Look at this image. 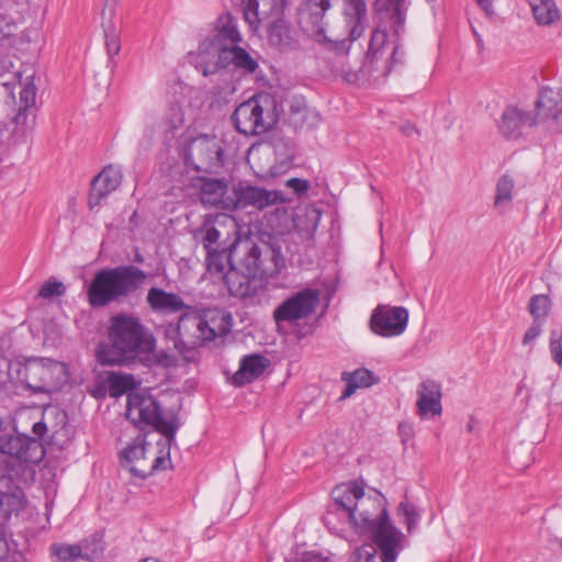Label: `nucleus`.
<instances>
[{"mask_svg": "<svg viewBox=\"0 0 562 562\" xmlns=\"http://www.w3.org/2000/svg\"><path fill=\"white\" fill-rule=\"evenodd\" d=\"M241 41L236 18L228 12L221 14L199 46L196 67L205 77L220 72L236 78L255 74L259 64L239 46Z\"/></svg>", "mask_w": 562, "mask_h": 562, "instance_id": "obj_1", "label": "nucleus"}, {"mask_svg": "<svg viewBox=\"0 0 562 562\" xmlns=\"http://www.w3.org/2000/svg\"><path fill=\"white\" fill-rule=\"evenodd\" d=\"M109 342L101 344L97 360L101 366H124L135 359L149 360L156 338L139 317L120 313L110 319Z\"/></svg>", "mask_w": 562, "mask_h": 562, "instance_id": "obj_2", "label": "nucleus"}, {"mask_svg": "<svg viewBox=\"0 0 562 562\" xmlns=\"http://www.w3.org/2000/svg\"><path fill=\"white\" fill-rule=\"evenodd\" d=\"M331 497L359 533H369L372 540L378 533L386 539L389 533L402 537V532L389 519L381 494L367 495L362 486L349 482L337 485L331 491Z\"/></svg>", "mask_w": 562, "mask_h": 562, "instance_id": "obj_3", "label": "nucleus"}, {"mask_svg": "<svg viewBox=\"0 0 562 562\" xmlns=\"http://www.w3.org/2000/svg\"><path fill=\"white\" fill-rule=\"evenodd\" d=\"M331 8L329 0H308L301 13V23L311 37L337 54L348 53L366 26L368 10L366 0H342V14L348 27V38L331 40L325 33L324 16Z\"/></svg>", "mask_w": 562, "mask_h": 562, "instance_id": "obj_4", "label": "nucleus"}, {"mask_svg": "<svg viewBox=\"0 0 562 562\" xmlns=\"http://www.w3.org/2000/svg\"><path fill=\"white\" fill-rule=\"evenodd\" d=\"M146 278L147 273L133 265L101 269L88 286V302L94 308L121 302L139 290Z\"/></svg>", "mask_w": 562, "mask_h": 562, "instance_id": "obj_5", "label": "nucleus"}, {"mask_svg": "<svg viewBox=\"0 0 562 562\" xmlns=\"http://www.w3.org/2000/svg\"><path fill=\"white\" fill-rule=\"evenodd\" d=\"M8 375L11 381L34 394H50L67 382L64 363L48 358H15L9 362Z\"/></svg>", "mask_w": 562, "mask_h": 562, "instance_id": "obj_6", "label": "nucleus"}, {"mask_svg": "<svg viewBox=\"0 0 562 562\" xmlns=\"http://www.w3.org/2000/svg\"><path fill=\"white\" fill-rule=\"evenodd\" d=\"M233 317L229 313H218L216 317L204 321L192 314H183L177 324H168L165 330L166 338L172 341L173 349L186 356L195 346V339H187L190 329L198 331V337L203 341L214 340L231 331Z\"/></svg>", "mask_w": 562, "mask_h": 562, "instance_id": "obj_7", "label": "nucleus"}, {"mask_svg": "<svg viewBox=\"0 0 562 562\" xmlns=\"http://www.w3.org/2000/svg\"><path fill=\"white\" fill-rule=\"evenodd\" d=\"M126 418L139 429H154L165 436L168 447L176 440L181 424L176 414L165 418L157 400L143 392H130L126 403Z\"/></svg>", "mask_w": 562, "mask_h": 562, "instance_id": "obj_8", "label": "nucleus"}, {"mask_svg": "<svg viewBox=\"0 0 562 562\" xmlns=\"http://www.w3.org/2000/svg\"><path fill=\"white\" fill-rule=\"evenodd\" d=\"M231 120L236 131L244 135H261L272 130L279 122L278 103L270 93H257L240 103Z\"/></svg>", "mask_w": 562, "mask_h": 562, "instance_id": "obj_9", "label": "nucleus"}, {"mask_svg": "<svg viewBox=\"0 0 562 562\" xmlns=\"http://www.w3.org/2000/svg\"><path fill=\"white\" fill-rule=\"evenodd\" d=\"M186 162L198 171H210L223 165L222 140L215 136L199 135L184 151Z\"/></svg>", "mask_w": 562, "mask_h": 562, "instance_id": "obj_10", "label": "nucleus"}, {"mask_svg": "<svg viewBox=\"0 0 562 562\" xmlns=\"http://www.w3.org/2000/svg\"><path fill=\"white\" fill-rule=\"evenodd\" d=\"M283 201L282 193L279 191H269L247 181H239L232 187V200H229L228 206H231V211L248 206L262 210Z\"/></svg>", "mask_w": 562, "mask_h": 562, "instance_id": "obj_11", "label": "nucleus"}, {"mask_svg": "<svg viewBox=\"0 0 562 562\" xmlns=\"http://www.w3.org/2000/svg\"><path fill=\"white\" fill-rule=\"evenodd\" d=\"M319 302L316 290H302L284 300L273 312L276 323H292L310 316Z\"/></svg>", "mask_w": 562, "mask_h": 562, "instance_id": "obj_12", "label": "nucleus"}, {"mask_svg": "<svg viewBox=\"0 0 562 562\" xmlns=\"http://www.w3.org/2000/svg\"><path fill=\"white\" fill-rule=\"evenodd\" d=\"M408 311L403 306L378 305L370 317L371 330L382 337L398 336L407 327Z\"/></svg>", "mask_w": 562, "mask_h": 562, "instance_id": "obj_13", "label": "nucleus"}, {"mask_svg": "<svg viewBox=\"0 0 562 562\" xmlns=\"http://www.w3.org/2000/svg\"><path fill=\"white\" fill-rule=\"evenodd\" d=\"M402 537H392L387 539L381 533L375 536L373 543H366L357 548L350 555L352 562H395L400 551Z\"/></svg>", "mask_w": 562, "mask_h": 562, "instance_id": "obj_14", "label": "nucleus"}, {"mask_svg": "<svg viewBox=\"0 0 562 562\" xmlns=\"http://www.w3.org/2000/svg\"><path fill=\"white\" fill-rule=\"evenodd\" d=\"M224 282L231 295L259 303L265 292V280L257 274L243 272L237 267H231L224 274Z\"/></svg>", "mask_w": 562, "mask_h": 562, "instance_id": "obj_15", "label": "nucleus"}, {"mask_svg": "<svg viewBox=\"0 0 562 562\" xmlns=\"http://www.w3.org/2000/svg\"><path fill=\"white\" fill-rule=\"evenodd\" d=\"M0 452L30 463H40L45 457L42 441L26 435L0 436Z\"/></svg>", "mask_w": 562, "mask_h": 562, "instance_id": "obj_16", "label": "nucleus"}, {"mask_svg": "<svg viewBox=\"0 0 562 562\" xmlns=\"http://www.w3.org/2000/svg\"><path fill=\"white\" fill-rule=\"evenodd\" d=\"M537 111L527 110L519 105H507L497 121L499 133L506 138H518L525 126L538 123Z\"/></svg>", "mask_w": 562, "mask_h": 562, "instance_id": "obj_17", "label": "nucleus"}, {"mask_svg": "<svg viewBox=\"0 0 562 562\" xmlns=\"http://www.w3.org/2000/svg\"><path fill=\"white\" fill-rule=\"evenodd\" d=\"M36 124V113L25 109L14 110L13 115L2 122L7 140L13 145L26 143Z\"/></svg>", "mask_w": 562, "mask_h": 562, "instance_id": "obj_18", "label": "nucleus"}, {"mask_svg": "<svg viewBox=\"0 0 562 562\" xmlns=\"http://www.w3.org/2000/svg\"><path fill=\"white\" fill-rule=\"evenodd\" d=\"M285 0H243L245 21L257 27L265 20L282 18Z\"/></svg>", "mask_w": 562, "mask_h": 562, "instance_id": "obj_19", "label": "nucleus"}, {"mask_svg": "<svg viewBox=\"0 0 562 562\" xmlns=\"http://www.w3.org/2000/svg\"><path fill=\"white\" fill-rule=\"evenodd\" d=\"M146 442L144 437L138 436L132 443L120 452V463L128 470L133 476L145 479L150 475L146 462Z\"/></svg>", "mask_w": 562, "mask_h": 562, "instance_id": "obj_20", "label": "nucleus"}, {"mask_svg": "<svg viewBox=\"0 0 562 562\" xmlns=\"http://www.w3.org/2000/svg\"><path fill=\"white\" fill-rule=\"evenodd\" d=\"M417 412L422 418L440 415L441 406V386L434 380H425L417 386Z\"/></svg>", "mask_w": 562, "mask_h": 562, "instance_id": "obj_21", "label": "nucleus"}, {"mask_svg": "<svg viewBox=\"0 0 562 562\" xmlns=\"http://www.w3.org/2000/svg\"><path fill=\"white\" fill-rule=\"evenodd\" d=\"M122 181V172L113 166H108L95 176L91 182L89 205L91 209L99 205L111 192L117 189Z\"/></svg>", "mask_w": 562, "mask_h": 562, "instance_id": "obj_22", "label": "nucleus"}, {"mask_svg": "<svg viewBox=\"0 0 562 562\" xmlns=\"http://www.w3.org/2000/svg\"><path fill=\"white\" fill-rule=\"evenodd\" d=\"M229 200H232V190L229 191L224 180H201L200 201L203 205L231 211V206H228Z\"/></svg>", "mask_w": 562, "mask_h": 562, "instance_id": "obj_23", "label": "nucleus"}, {"mask_svg": "<svg viewBox=\"0 0 562 562\" xmlns=\"http://www.w3.org/2000/svg\"><path fill=\"white\" fill-rule=\"evenodd\" d=\"M552 94V90L540 92L536 102L537 116L539 122H544L549 130L562 132V106L557 109V100Z\"/></svg>", "mask_w": 562, "mask_h": 562, "instance_id": "obj_24", "label": "nucleus"}, {"mask_svg": "<svg viewBox=\"0 0 562 562\" xmlns=\"http://www.w3.org/2000/svg\"><path fill=\"white\" fill-rule=\"evenodd\" d=\"M270 361L258 353L245 356L240 360L239 369L235 372L232 380L236 386H243L259 378L268 368Z\"/></svg>", "mask_w": 562, "mask_h": 562, "instance_id": "obj_25", "label": "nucleus"}, {"mask_svg": "<svg viewBox=\"0 0 562 562\" xmlns=\"http://www.w3.org/2000/svg\"><path fill=\"white\" fill-rule=\"evenodd\" d=\"M146 301L156 313H178L187 307L184 301L178 294L156 286L148 290Z\"/></svg>", "mask_w": 562, "mask_h": 562, "instance_id": "obj_26", "label": "nucleus"}, {"mask_svg": "<svg viewBox=\"0 0 562 562\" xmlns=\"http://www.w3.org/2000/svg\"><path fill=\"white\" fill-rule=\"evenodd\" d=\"M267 31L269 43L280 50L294 49L299 45L295 31L283 18L269 22Z\"/></svg>", "mask_w": 562, "mask_h": 562, "instance_id": "obj_27", "label": "nucleus"}, {"mask_svg": "<svg viewBox=\"0 0 562 562\" xmlns=\"http://www.w3.org/2000/svg\"><path fill=\"white\" fill-rule=\"evenodd\" d=\"M98 382L106 387L111 397H119L137 386L133 374L116 371H105L98 375Z\"/></svg>", "mask_w": 562, "mask_h": 562, "instance_id": "obj_28", "label": "nucleus"}, {"mask_svg": "<svg viewBox=\"0 0 562 562\" xmlns=\"http://www.w3.org/2000/svg\"><path fill=\"white\" fill-rule=\"evenodd\" d=\"M238 247V239H235L229 246L223 247L216 251L206 254V268L211 273L218 274L224 279V274L231 267H236L233 256Z\"/></svg>", "mask_w": 562, "mask_h": 562, "instance_id": "obj_29", "label": "nucleus"}, {"mask_svg": "<svg viewBox=\"0 0 562 562\" xmlns=\"http://www.w3.org/2000/svg\"><path fill=\"white\" fill-rule=\"evenodd\" d=\"M24 495L19 487L0 491V520L7 521L23 507Z\"/></svg>", "mask_w": 562, "mask_h": 562, "instance_id": "obj_30", "label": "nucleus"}, {"mask_svg": "<svg viewBox=\"0 0 562 562\" xmlns=\"http://www.w3.org/2000/svg\"><path fill=\"white\" fill-rule=\"evenodd\" d=\"M539 25H551L559 21L560 11L554 0H527Z\"/></svg>", "mask_w": 562, "mask_h": 562, "instance_id": "obj_31", "label": "nucleus"}, {"mask_svg": "<svg viewBox=\"0 0 562 562\" xmlns=\"http://www.w3.org/2000/svg\"><path fill=\"white\" fill-rule=\"evenodd\" d=\"M341 380L346 382V389L341 398L351 396L359 387H369L374 382L373 373L368 369H357L353 372H342Z\"/></svg>", "mask_w": 562, "mask_h": 562, "instance_id": "obj_32", "label": "nucleus"}, {"mask_svg": "<svg viewBox=\"0 0 562 562\" xmlns=\"http://www.w3.org/2000/svg\"><path fill=\"white\" fill-rule=\"evenodd\" d=\"M183 123L184 114L181 106L178 103H170L160 125L166 139L173 137L175 133L182 127Z\"/></svg>", "mask_w": 562, "mask_h": 562, "instance_id": "obj_33", "label": "nucleus"}, {"mask_svg": "<svg viewBox=\"0 0 562 562\" xmlns=\"http://www.w3.org/2000/svg\"><path fill=\"white\" fill-rule=\"evenodd\" d=\"M515 182L512 177L508 175H503L499 177L496 183L495 189V199L494 206L499 212L506 211L513 200V191H514Z\"/></svg>", "mask_w": 562, "mask_h": 562, "instance_id": "obj_34", "label": "nucleus"}, {"mask_svg": "<svg viewBox=\"0 0 562 562\" xmlns=\"http://www.w3.org/2000/svg\"><path fill=\"white\" fill-rule=\"evenodd\" d=\"M238 248H243L244 251V258L241 259L240 266L246 270V272L251 274H257V271L259 269V261H260V248L250 241H246L240 244L238 241Z\"/></svg>", "mask_w": 562, "mask_h": 562, "instance_id": "obj_35", "label": "nucleus"}, {"mask_svg": "<svg viewBox=\"0 0 562 562\" xmlns=\"http://www.w3.org/2000/svg\"><path fill=\"white\" fill-rule=\"evenodd\" d=\"M50 552L60 562H71L78 558L88 559V554L82 552L80 544L53 543Z\"/></svg>", "mask_w": 562, "mask_h": 562, "instance_id": "obj_36", "label": "nucleus"}, {"mask_svg": "<svg viewBox=\"0 0 562 562\" xmlns=\"http://www.w3.org/2000/svg\"><path fill=\"white\" fill-rule=\"evenodd\" d=\"M36 91L37 89L33 82V75L26 77V81L23 83L22 89L19 93L18 109H25L36 113Z\"/></svg>", "mask_w": 562, "mask_h": 562, "instance_id": "obj_37", "label": "nucleus"}, {"mask_svg": "<svg viewBox=\"0 0 562 562\" xmlns=\"http://www.w3.org/2000/svg\"><path fill=\"white\" fill-rule=\"evenodd\" d=\"M310 117L316 120L318 114L302 102H295L291 105L289 120L295 128L303 127Z\"/></svg>", "mask_w": 562, "mask_h": 562, "instance_id": "obj_38", "label": "nucleus"}, {"mask_svg": "<svg viewBox=\"0 0 562 562\" xmlns=\"http://www.w3.org/2000/svg\"><path fill=\"white\" fill-rule=\"evenodd\" d=\"M550 310V299L548 295H535L529 302V312L533 316V321L540 322L544 318Z\"/></svg>", "mask_w": 562, "mask_h": 562, "instance_id": "obj_39", "label": "nucleus"}, {"mask_svg": "<svg viewBox=\"0 0 562 562\" xmlns=\"http://www.w3.org/2000/svg\"><path fill=\"white\" fill-rule=\"evenodd\" d=\"M220 238H221V233L216 227H214L213 225H209V224L204 225V236L202 238V244H203V248L205 249L206 254L216 251L224 247V246H222Z\"/></svg>", "mask_w": 562, "mask_h": 562, "instance_id": "obj_40", "label": "nucleus"}, {"mask_svg": "<svg viewBox=\"0 0 562 562\" xmlns=\"http://www.w3.org/2000/svg\"><path fill=\"white\" fill-rule=\"evenodd\" d=\"M389 19L391 22V26L394 32L398 35L400 32L404 30L405 16L401 9V3L398 0H391L390 8L387 10Z\"/></svg>", "mask_w": 562, "mask_h": 562, "instance_id": "obj_41", "label": "nucleus"}, {"mask_svg": "<svg viewBox=\"0 0 562 562\" xmlns=\"http://www.w3.org/2000/svg\"><path fill=\"white\" fill-rule=\"evenodd\" d=\"M397 512L400 515L405 517L407 530L411 532L420 518V515L417 512L416 507L414 505L408 504L406 501H403L400 503Z\"/></svg>", "mask_w": 562, "mask_h": 562, "instance_id": "obj_42", "label": "nucleus"}, {"mask_svg": "<svg viewBox=\"0 0 562 562\" xmlns=\"http://www.w3.org/2000/svg\"><path fill=\"white\" fill-rule=\"evenodd\" d=\"M66 292V286L59 281H46L40 289L38 295L44 299L60 296Z\"/></svg>", "mask_w": 562, "mask_h": 562, "instance_id": "obj_43", "label": "nucleus"}, {"mask_svg": "<svg viewBox=\"0 0 562 562\" xmlns=\"http://www.w3.org/2000/svg\"><path fill=\"white\" fill-rule=\"evenodd\" d=\"M386 41V33L382 30H375L372 33L370 44H369V50H368V57L373 61L380 52V49L383 47L384 43Z\"/></svg>", "mask_w": 562, "mask_h": 562, "instance_id": "obj_44", "label": "nucleus"}, {"mask_svg": "<svg viewBox=\"0 0 562 562\" xmlns=\"http://www.w3.org/2000/svg\"><path fill=\"white\" fill-rule=\"evenodd\" d=\"M105 47L109 56L112 58L119 54L121 45L120 40L113 27L104 29Z\"/></svg>", "mask_w": 562, "mask_h": 562, "instance_id": "obj_45", "label": "nucleus"}, {"mask_svg": "<svg viewBox=\"0 0 562 562\" xmlns=\"http://www.w3.org/2000/svg\"><path fill=\"white\" fill-rule=\"evenodd\" d=\"M550 352L552 359L559 366H562V333H553L550 338Z\"/></svg>", "mask_w": 562, "mask_h": 562, "instance_id": "obj_46", "label": "nucleus"}, {"mask_svg": "<svg viewBox=\"0 0 562 562\" xmlns=\"http://www.w3.org/2000/svg\"><path fill=\"white\" fill-rule=\"evenodd\" d=\"M286 187L291 188L296 194L302 195L310 189V182L300 178H291L286 181Z\"/></svg>", "mask_w": 562, "mask_h": 562, "instance_id": "obj_47", "label": "nucleus"}, {"mask_svg": "<svg viewBox=\"0 0 562 562\" xmlns=\"http://www.w3.org/2000/svg\"><path fill=\"white\" fill-rule=\"evenodd\" d=\"M541 333V323L533 321L532 325L527 329L522 338V345H531Z\"/></svg>", "mask_w": 562, "mask_h": 562, "instance_id": "obj_48", "label": "nucleus"}, {"mask_svg": "<svg viewBox=\"0 0 562 562\" xmlns=\"http://www.w3.org/2000/svg\"><path fill=\"white\" fill-rule=\"evenodd\" d=\"M170 465V457L169 449L166 453H162L154 460L153 464L148 465V470L150 471V475L158 470H166Z\"/></svg>", "mask_w": 562, "mask_h": 562, "instance_id": "obj_49", "label": "nucleus"}, {"mask_svg": "<svg viewBox=\"0 0 562 562\" xmlns=\"http://www.w3.org/2000/svg\"><path fill=\"white\" fill-rule=\"evenodd\" d=\"M294 562H331L329 558H324L318 553L305 552L297 557Z\"/></svg>", "mask_w": 562, "mask_h": 562, "instance_id": "obj_50", "label": "nucleus"}, {"mask_svg": "<svg viewBox=\"0 0 562 562\" xmlns=\"http://www.w3.org/2000/svg\"><path fill=\"white\" fill-rule=\"evenodd\" d=\"M13 24L9 19L0 13V41L11 35Z\"/></svg>", "mask_w": 562, "mask_h": 562, "instance_id": "obj_51", "label": "nucleus"}, {"mask_svg": "<svg viewBox=\"0 0 562 562\" xmlns=\"http://www.w3.org/2000/svg\"><path fill=\"white\" fill-rule=\"evenodd\" d=\"M400 435L402 436L403 442L409 439L413 435V427L408 423H401L398 426Z\"/></svg>", "mask_w": 562, "mask_h": 562, "instance_id": "obj_52", "label": "nucleus"}, {"mask_svg": "<svg viewBox=\"0 0 562 562\" xmlns=\"http://www.w3.org/2000/svg\"><path fill=\"white\" fill-rule=\"evenodd\" d=\"M9 553V544L4 531L0 528V561Z\"/></svg>", "mask_w": 562, "mask_h": 562, "instance_id": "obj_53", "label": "nucleus"}, {"mask_svg": "<svg viewBox=\"0 0 562 562\" xmlns=\"http://www.w3.org/2000/svg\"><path fill=\"white\" fill-rule=\"evenodd\" d=\"M32 431L38 438L43 437V435L47 431V425L44 422H37L33 425Z\"/></svg>", "mask_w": 562, "mask_h": 562, "instance_id": "obj_54", "label": "nucleus"}, {"mask_svg": "<svg viewBox=\"0 0 562 562\" xmlns=\"http://www.w3.org/2000/svg\"><path fill=\"white\" fill-rule=\"evenodd\" d=\"M47 413L54 414L56 419H58L59 424L61 425V427H64L66 425L67 415L64 411H59L57 408H52V409L45 412V414H47Z\"/></svg>", "mask_w": 562, "mask_h": 562, "instance_id": "obj_55", "label": "nucleus"}, {"mask_svg": "<svg viewBox=\"0 0 562 562\" xmlns=\"http://www.w3.org/2000/svg\"><path fill=\"white\" fill-rule=\"evenodd\" d=\"M8 469V458L0 453V479L5 476Z\"/></svg>", "mask_w": 562, "mask_h": 562, "instance_id": "obj_56", "label": "nucleus"}, {"mask_svg": "<svg viewBox=\"0 0 562 562\" xmlns=\"http://www.w3.org/2000/svg\"><path fill=\"white\" fill-rule=\"evenodd\" d=\"M476 2L486 13H490L492 8L491 0H476Z\"/></svg>", "mask_w": 562, "mask_h": 562, "instance_id": "obj_57", "label": "nucleus"}, {"mask_svg": "<svg viewBox=\"0 0 562 562\" xmlns=\"http://www.w3.org/2000/svg\"><path fill=\"white\" fill-rule=\"evenodd\" d=\"M119 0H105L104 7H110L111 14L113 13L114 7Z\"/></svg>", "mask_w": 562, "mask_h": 562, "instance_id": "obj_58", "label": "nucleus"}, {"mask_svg": "<svg viewBox=\"0 0 562 562\" xmlns=\"http://www.w3.org/2000/svg\"><path fill=\"white\" fill-rule=\"evenodd\" d=\"M134 261L136 263H143L144 262V256L139 251H136V254L134 256Z\"/></svg>", "mask_w": 562, "mask_h": 562, "instance_id": "obj_59", "label": "nucleus"}, {"mask_svg": "<svg viewBox=\"0 0 562 562\" xmlns=\"http://www.w3.org/2000/svg\"><path fill=\"white\" fill-rule=\"evenodd\" d=\"M396 57H400L398 47H395L392 53V58L394 61L396 60Z\"/></svg>", "mask_w": 562, "mask_h": 562, "instance_id": "obj_60", "label": "nucleus"}, {"mask_svg": "<svg viewBox=\"0 0 562 562\" xmlns=\"http://www.w3.org/2000/svg\"><path fill=\"white\" fill-rule=\"evenodd\" d=\"M396 57H400L398 47H395L392 53V58L394 61L396 60Z\"/></svg>", "mask_w": 562, "mask_h": 562, "instance_id": "obj_61", "label": "nucleus"}, {"mask_svg": "<svg viewBox=\"0 0 562 562\" xmlns=\"http://www.w3.org/2000/svg\"><path fill=\"white\" fill-rule=\"evenodd\" d=\"M139 562H160V561L155 558H146V559L140 560Z\"/></svg>", "mask_w": 562, "mask_h": 562, "instance_id": "obj_62", "label": "nucleus"}, {"mask_svg": "<svg viewBox=\"0 0 562 562\" xmlns=\"http://www.w3.org/2000/svg\"><path fill=\"white\" fill-rule=\"evenodd\" d=\"M412 131H414V127H412V126L404 128V133L406 135H409Z\"/></svg>", "mask_w": 562, "mask_h": 562, "instance_id": "obj_63", "label": "nucleus"}, {"mask_svg": "<svg viewBox=\"0 0 562 562\" xmlns=\"http://www.w3.org/2000/svg\"><path fill=\"white\" fill-rule=\"evenodd\" d=\"M468 429L469 431H471L473 429V420H471L469 424H468Z\"/></svg>", "mask_w": 562, "mask_h": 562, "instance_id": "obj_64", "label": "nucleus"}]
</instances>
